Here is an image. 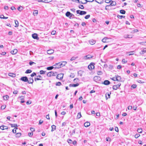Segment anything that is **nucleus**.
<instances>
[{
  "label": "nucleus",
  "mask_w": 146,
  "mask_h": 146,
  "mask_svg": "<svg viewBox=\"0 0 146 146\" xmlns=\"http://www.w3.org/2000/svg\"><path fill=\"white\" fill-rule=\"evenodd\" d=\"M66 63L67 62L66 61H62L56 63L53 66H54L55 68H59L65 66Z\"/></svg>",
  "instance_id": "obj_1"
},
{
  "label": "nucleus",
  "mask_w": 146,
  "mask_h": 146,
  "mask_svg": "<svg viewBox=\"0 0 146 146\" xmlns=\"http://www.w3.org/2000/svg\"><path fill=\"white\" fill-rule=\"evenodd\" d=\"M57 75L56 72H53L52 71L48 72L47 74V76L48 77H51L52 76H55Z\"/></svg>",
  "instance_id": "obj_2"
},
{
  "label": "nucleus",
  "mask_w": 146,
  "mask_h": 146,
  "mask_svg": "<svg viewBox=\"0 0 146 146\" xmlns=\"http://www.w3.org/2000/svg\"><path fill=\"white\" fill-rule=\"evenodd\" d=\"M94 68V64L91 63L88 66V69L91 70H92Z\"/></svg>",
  "instance_id": "obj_3"
},
{
  "label": "nucleus",
  "mask_w": 146,
  "mask_h": 146,
  "mask_svg": "<svg viewBox=\"0 0 146 146\" xmlns=\"http://www.w3.org/2000/svg\"><path fill=\"white\" fill-rule=\"evenodd\" d=\"M101 78L100 76H96L94 78V80L96 82H98L100 80Z\"/></svg>",
  "instance_id": "obj_4"
},
{
  "label": "nucleus",
  "mask_w": 146,
  "mask_h": 146,
  "mask_svg": "<svg viewBox=\"0 0 146 146\" xmlns=\"http://www.w3.org/2000/svg\"><path fill=\"white\" fill-rule=\"evenodd\" d=\"M63 75L64 74H59L57 75L56 78L59 80H62L63 78Z\"/></svg>",
  "instance_id": "obj_5"
},
{
  "label": "nucleus",
  "mask_w": 146,
  "mask_h": 146,
  "mask_svg": "<svg viewBox=\"0 0 146 146\" xmlns=\"http://www.w3.org/2000/svg\"><path fill=\"white\" fill-rule=\"evenodd\" d=\"M20 80L24 82H28V79L26 76L21 77L20 78Z\"/></svg>",
  "instance_id": "obj_6"
},
{
  "label": "nucleus",
  "mask_w": 146,
  "mask_h": 146,
  "mask_svg": "<svg viewBox=\"0 0 146 146\" xmlns=\"http://www.w3.org/2000/svg\"><path fill=\"white\" fill-rule=\"evenodd\" d=\"M121 85L120 83H118L117 84L113 86V89L114 90H116L119 88Z\"/></svg>",
  "instance_id": "obj_7"
},
{
  "label": "nucleus",
  "mask_w": 146,
  "mask_h": 146,
  "mask_svg": "<svg viewBox=\"0 0 146 146\" xmlns=\"http://www.w3.org/2000/svg\"><path fill=\"white\" fill-rule=\"evenodd\" d=\"M42 79V77L40 75H38L37 76V78H35V80L36 81V80H41Z\"/></svg>",
  "instance_id": "obj_8"
},
{
  "label": "nucleus",
  "mask_w": 146,
  "mask_h": 146,
  "mask_svg": "<svg viewBox=\"0 0 146 146\" xmlns=\"http://www.w3.org/2000/svg\"><path fill=\"white\" fill-rule=\"evenodd\" d=\"M79 3H81L82 4H86L87 3V2L85 0H81L80 1V0H77Z\"/></svg>",
  "instance_id": "obj_9"
},
{
  "label": "nucleus",
  "mask_w": 146,
  "mask_h": 146,
  "mask_svg": "<svg viewBox=\"0 0 146 146\" xmlns=\"http://www.w3.org/2000/svg\"><path fill=\"white\" fill-rule=\"evenodd\" d=\"M92 56L90 55H88L84 57V58L85 60L89 59L92 57Z\"/></svg>",
  "instance_id": "obj_10"
},
{
  "label": "nucleus",
  "mask_w": 146,
  "mask_h": 146,
  "mask_svg": "<svg viewBox=\"0 0 146 146\" xmlns=\"http://www.w3.org/2000/svg\"><path fill=\"white\" fill-rule=\"evenodd\" d=\"M33 79L32 77H30L28 79V83L29 84H33Z\"/></svg>",
  "instance_id": "obj_11"
},
{
  "label": "nucleus",
  "mask_w": 146,
  "mask_h": 146,
  "mask_svg": "<svg viewBox=\"0 0 146 146\" xmlns=\"http://www.w3.org/2000/svg\"><path fill=\"white\" fill-rule=\"evenodd\" d=\"M33 38L34 39H36L38 40L39 39L37 35L36 34L34 33L32 35Z\"/></svg>",
  "instance_id": "obj_12"
},
{
  "label": "nucleus",
  "mask_w": 146,
  "mask_h": 146,
  "mask_svg": "<svg viewBox=\"0 0 146 146\" xmlns=\"http://www.w3.org/2000/svg\"><path fill=\"white\" fill-rule=\"evenodd\" d=\"M18 52L17 50L16 49H14L13 50L11 51V53L13 54H16Z\"/></svg>",
  "instance_id": "obj_13"
},
{
  "label": "nucleus",
  "mask_w": 146,
  "mask_h": 146,
  "mask_svg": "<svg viewBox=\"0 0 146 146\" xmlns=\"http://www.w3.org/2000/svg\"><path fill=\"white\" fill-rule=\"evenodd\" d=\"M0 129L2 130L5 129H8V127L4 125H2L0 127Z\"/></svg>",
  "instance_id": "obj_14"
},
{
  "label": "nucleus",
  "mask_w": 146,
  "mask_h": 146,
  "mask_svg": "<svg viewBox=\"0 0 146 146\" xmlns=\"http://www.w3.org/2000/svg\"><path fill=\"white\" fill-rule=\"evenodd\" d=\"M96 41L92 39L89 41L90 44L91 45H93L96 43Z\"/></svg>",
  "instance_id": "obj_15"
},
{
  "label": "nucleus",
  "mask_w": 146,
  "mask_h": 146,
  "mask_svg": "<svg viewBox=\"0 0 146 146\" xmlns=\"http://www.w3.org/2000/svg\"><path fill=\"white\" fill-rule=\"evenodd\" d=\"M145 53H146V48H143L139 53L141 54H143Z\"/></svg>",
  "instance_id": "obj_16"
},
{
  "label": "nucleus",
  "mask_w": 146,
  "mask_h": 146,
  "mask_svg": "<svg viewBox=\"0 0 146 146\" xmlns=\"http://www.w3.org/2000/svg\"><path fill=\"white\" fill-rule=\"evenodd\" d=\"M79 85V84L78 83H77L76 84H70L69 85V86L70 87H76L78 86Z\"/></svg>",
  "instance_id": "obj_17"
},
{
  "label": "nucleus",
  "mask_w": 146,
  "mask_h": 146,
  "mask_svg": "<svg viewBox=\"0 0 146 146\" xmlns=\"http://www.w3.org/2000/svg\"><path fill=\"white\" fill-rule=\"evenodd\" d=\"M115 76V80H116V81H120L121 80V78L120 76L117 75Z\"/></svg>",
  "instance_id": "obj_18"
},
{
  "label": "nucleus",
  "mask_w": 146,
  "mask_h": 146,
  "mask_svg": "<svg viewBox=\"0 0 146 146\" xmlns=\"http://www.w3.org/2000/svg\"><path fill=\"white\" fill-rule=\"evenodd\" d=\"M110 84V82L108 80H106L103 82V84L106 85H108Z\"/></svg>",
  "instance_id": "obj_19"
},
{
  "label": "nucleus",
  "mask_w": 146,
  "mask_h": 146,
  "mask_svg": "<svg viewBox=\"0 0 146 146\" xmlns=\"http://www.w3.org/2000/svg\"><path fill=\"white\" fill-rule=\"evenodd\" d=\"M54 52V50L52 49L48 50L47 51V53L48 54H52Z\"/></svg>",
  "instance_id": "obj_20"
},
{
  "label": "nucleus",
  "mask_w": 146,
  "mask_h": 146,
  "mask_svg": "<svg viewBox=\"0 0 146 146\" xmlns=\"http://www.w3.org/2000/svg\"><path fill=\"white\" fill-rule=\"evenodd\" d=\"M8 75L9 76L12 77H15L16 76L15 74L11 73H9L8 74Z\"/></svg>",
  "instance_id": "obj_21"
},
{
  "label": "nucleus",
  "mask_w": 146,
  "mask_h": 146,
  "mask_svg": "<svg viewBox=\"0 0 146 146\" xmlns=\"http://www.w3.org/2000/svg\"><path fill=\"white\" fill-rule=\"evenodd\" d=\"M110 93H107L106 94V99L107 100L108 98H110Z\"/></svg>",
  "instance_id": "obj_22"
},
{
  "label": "nucleus",
  "mask_w": 146,
  "mask_h": 146,
  "mask_svg": "<svg viewBox=\"0 0 146 146\" xmlns=\"http://www.w3.org/2000/svg\"><path fill=\"white\" fill-rule=\"evenodd\" d=\"M90 125V123L88 122H85L84 123V126L86 127H87Z\"/></svg>",
  "instance_id": "obj_23"
},
{
  "label": "nucleus",
  "mask_w": 146,
  "mask_h": 146,
  "mask_svg": "<svg viewBox=\"0 0 146 146\" xmlns=\"http://www.w3.org/2000/svg\"><path fill=\"white\" fill-rule=\"evenodd\" d=\"M3 100H7L9 98V96L7 95H5V96H4L3 97Z\"/></svg>",
  "instance_id": "obj_24"
},
{
  "label": "nucleus",
  "mask_w": 146,
  "mask_h": 146,
  "mask_svg": "<svg viewBox=\"0 0 146 146\" xmlns=\"http://www.w3.org/2000/svg\"><path fill=\"white\" fill-rule=\"evenodd\" d=\"M86 13H87L85 11H80V15H85V14H86Z\"/></svg>",
  "instance_id": "obj_25"
},
{
  "label": "nucleus",
  "mask_w": 146,
  "mask_h": 146,
  "mask_svg": "<svg viewBox=\"0 0 146 146\" xmlns=\"http://www.w3.org/2000/svg\"><path fill=\"white\" fill-rule=\"evenodd\" d=\"M38 14V11L37 10H34L33 14L34 16L37 15Z\"/></svg>",
  "instance_id": "obj_26"
},
{
  "label": "nucleus",
  "mask_w": 146,
  "mask_h": 146,
  "mask_svg": "<svg viewBox=\"0 0 146 146\" xmlns=\"http://www.w3.org/2000/svg\"><path fill=\"white\" fill-rule=\"evenodd\" d=\"M83 72L82 71L80 70L78 72V75L81 76H82Z\"/></svg>",
  "instance_id": "obj_27"
},
{
  "label": "nucleus",
  "mask_w": 146,
  "mask_h": 146,
  "mask_svg": "<svg viewBox=\"0 0 146 146\" xmlns=\"http://www.w3.org/2000/svg\"><path fill=\"white\" fill-rule=\"evenodd\" d=\"M108 39V38L107 37H105L102 40V41L104 42H106Z\"/></svg>",
  "instance_id": "obj_28"
},
{
  "label": "nucleus",
  "mask_w": 146,
  "mask_h": 146,
  "mask_svg": "<svg viewBox=\"0 0 146 146\" xmlns=\"http://www.w3.org/2000/svg\"><path fill=\"white\" fill-rule=\"evenodd\" d=\"M52 127V130L51 131H54L56 129V126L54 125H52L51 126Z\"/></svg>",
  "instance_id": "obj_29"
},
{
  "label": "nucleus",
  "mask_w": 146,
  "mask_h": 146,
  "mask_svg": "<svg viewBox=\"0 0 146 146\" xmlns=\"http://www.w3.org/2000/svg\"><path fill=\"white\" fill-rule=\"evenodd\" d=\"M116 4V3L115 1H112L111 2V3H110V5L111 6H113L115 5Z\"/></svg>",
  "instance_id": "obj_30"
},
{
  "label": "nucleus",
  "mask_w": 146,
  "mask_h": 146,
  "mask_svg": "<svg viewBox=\"0 0 146 146\" xmlns=\"http://www.w3.org/2000/svg\"><path fill=\"white\" fill-rule=\"evenodd\" d=\"M82 116L81 113L80 112L78 113L77 115V118L78 119L80 118Z\"/></svg>",
  "instance_id": "obj_31"
},
{
  "label": "nucleus",
  "mask_w": 146,
  "mask_h": 146,
  "mask_svg": "<svg viewBox=\"0 0 146 146\" xmlns=\"http://www.w3.org/2000/svg\"><path fill=\"white\" fill-rule=\"evenodd\" d=\"M21 135V133H18L16 134L15 136L16 137H19Z\"/></svg>",
  "instance_id": "obj_32"
},
{
  "label": "nucleus",
  "mask_w": 146,
  "mask_h": 146,
  "mask_svg": "<svg viewBox=\"0 0 146 146\" xmlns=\"http://www.w3.org/2000/svg\"><path fill=\"white\" fill-rule=\"evenodd\" d=\"M117 17L118 18L121 19L122 18H124L125 17V16H124L120 15H118Z\"/></svg>",
  "instance_id": "obj_33"
},
{
  "label": "nucleus",
  "mask_w": 146,
  "mask_h": 146,
  "mask_svg": "<svg viewBox=\"0 0 146 146\" xmlns=\"http://www.w3.org/2000/svg\"><path fill=\"white\" fill-rule=\"evenodd\" d=\"M0 18L1 19H7L8 18V17H5L3 15H1L0 16Z\"/></svg>",
  "instance_id": "obj_34"
},
{
  "label": "nucleus",
  "mask_w": 146,
  "mask_h": 146,
  "mask_svg": "<svg viewBox=\"0 0 146 146\" xmlns=\"http://www.w3.org/2000/svg\"><path fill=\"white\" fill-rule=\"evenodd\" d=\"M17 9L19 11H21L23 9V7L22 6H20Z\"/></svg>",
  "instance_id": "obj_35"
},
{
  "label": "nucleus",
  "mask_w": 146,
  "mask_h": 146,
  "mask_svg": "<svg viewBox=\"0 0 146 146\" xmlns=\"http://www.w3.org/2000/svg\"><path fill=\"white\" fill-rule=\"evenodd\" d=\"M54 68V67L52 66L48 67L47 68V69L48 70H52Z\"/></svg>",
  "instance_id": "obj_36"
},
{
  "label": "nucleus",
  "mask_w": 146,
  "mask_h": 146,
  "mask_svg": "<svg viewBox=\"0 0 146 146\" xmlns=\"http://www.w3.org/2000/svg\"><path fill=\"white\" fill-rule=\"evenodd\" d=\"M10 125H11L12 127H14L16 128V127H17V125L16 124H11Z\"/></svg>",
  "instance_id": "obj_37"
},
{
  "label": "nucleus",
  "mask_w": 146,
  "mask_h": 146,
  "mask_svg": "<svg viewBox=\"0 0 146 146\" xmlns=\"http://www.w3.org/2000/svg\"><path fill=\"white\" fill-rule=\"evenodd\" d=\"M137 132L139 133H141L142 132V130L141 128H139L137 130Z\"/></svg>",
  "instance_id": "obj_38"
},
{
  "label": "nucleus",
  "mask_w": 146,
  "mask_h": 146,
  "mask_svg": "<svg viewBox=\"0 0 146 146\" xmlns=\"http://www.w3.org/2000/svg\"><path fill=\"white\" fill-rule=\"evenodd\" d=\"M32 72V70H27L25 72V73L26 74Z\"/></svg>",
  "instance_id": "obj_39"
},
{
  "label": "nucleus",
  "mask_w": 146,
  "mask_h": 146,
  "mask_svg": "<svg viewBox=\"0 0 146 146\" xmlns=\"http://www.w3.org/2000/svg\"><path fill=\"white\" fill-rule=\"evenodd\" d=\"M46 72V71L43 70H41L40 71V74H44Z\"/></svg>",
  "instance_id": "obj_40"
},
{
  "label": "nucleus",
  "mask_w": 146,
  "mask_h": 146,
  "mask_svg": "<svg viewBox=\"0 0 146 146\" xmlns=\"http://www.w3.org/2000/svg\"><path fill=\"white\" fill-rule=\"evenodd\" d=\"M15 27H18L19 25V23L18 21H15Z\"/></svg>",
  "instance_id": "obj_41"
},
{
  "label": "nucleus",
  "mask_w": 146,
  "mask_h": 146,
  "mask_svg": "<svg viewBox=\"0 0 146 146\" xmlns=\"http://www.w3.org/2000/svg\"><path fill=\"white\" fill-rule=\"evenodd\" d=\"M120 13L122 14H125V11L123 10H121L120 11Z\"/></svg>",
  "instance_id": "obj_42"
},
{
  "label": "nucleus",
  "mask_w": 146,
  "mask_h": 146,
  "mask_svg": "<svg viewBox=\"0 0 146 146\" xmlns=\"http://www.w3.org/2000/svg\"><path fill=\"white\" fill-rule=\"evenodd\" d=\"M70 13H71L69 12H67L66 13V16L67 17H69Z\"/></svg>",
  "instance_id": "obj_43"
},
{
  "label": "nucleus",
  "mask_w": 146,
  "mask_h": 146,
  "mask_svg": "<svg viewBox=\"0 0 146 146\" xmlns=\"http://www.w3.org/2000/svg\"><path fill=\"white\" fill-rule=\"evenodd\" d=\"M122 62L123 64H125L127 62V60H125V59H123L122 60Z\"/></svg>",
  "instance_id": "obj_44"
},
{
  "label": "nucleus",
  "mask_w": 146,
  "mask_h": 146,
  "mask_svg": "<svg viewBox=\"0 0 146 146\" xmlns=\"http://www.w3.org/2000/svg\"><path fill=\"white\" fill-rule=\"evenodd\" d=\"M95 1L96 2L100 4H101L102 2V0H95Z\"/></svg>",
  "instance_id": "obj_45"
},
{
  "label": "nucleus",
  "mask_w": 146,
  "mask_h": 146,
  "mask_svg": "<svg viewBox=\"0 0 146 146\" xmlns=\"http://www.w3.org/2000/svg\"><path fill=\"white\" fill-rule=\"evenodd\" d=\"M68 142L69 144H72V140L70 139H68Z\"/></svg>",
  "instance_id": "obj_46"
},
{
  "label": "nucleus",
  "mask_w": 146,
  "mask_h": 146,
  "mask_svg": "<svg viewBox=\"0 0 146 146\" xmlns=\"http://www.w3.org/2000/svg\"><path fill=\"white\" fill-rule=\"evenodd\" d=\"M138 31H139L137 29H134V30H133L131 32L133 33H137V32H138Z\"/></svg>",
  "instance_id": "obj_47"
},
{
  "label": "nucleus",
  "mask_w": 146,
  "mask_h": 146,
  "mask_svg": "<svg viewBox=\"0 0 146 146\" xmlns=\"http://www.w3.org/2000/svg\"><path fill=\"white\" fill-rule=\"evenodd\" d=\"M97 74L98 75H101L103 74L102 72L100 71H98Z\"/></svg>",
  "instance_id": "obj_48"
},
{
  "label": "nucleus",
  "mask_w": 146,
  "mask_h": 146,
  "mask_svg": "<svg viewBox=\"0 0 146 146\" xmlns=\"http://www.w3.org/2000/svg\"><path fill=\"white\" fill-rule=\"evenodd\" d=\"M6 106L5 105H4L1 106V109L2 110H4L6 108Z\"/></svg>",
  "instance_id": "obj_49"
},
{
  "label": "nucleus",
  "mask_w": 146,
  "mask_h": 146,
  "mask_svg": "<svg viewBox=\"0 0 146 146\" xmlns=\"http://www.w3.org/2000/svg\"><path fill=\"white\" fill-rule=\"evenodd\" d=\"M78 7H79V8L81 9H84V7L83 5H79Z\"/></svg>",
  "instance_id": "obj_50"
},
{
  "label": "nucleus",
  "mask_w": 146,
  "mask_h": 146,
  "mask_svg": "<svg viewBox=\"0 0 146 146\" xmlns=\"http://www.w3.org/2000/svg\"><path fill=\"white\" fill-rule=\"evenodd\" d=\"M137 82L140 83H144V81H143L141 80H138L137 81Z\"/></svg>",
  "instance_id": "obj_51"
},
{
  "label": "nucleus",
  "mask_w": 146,
  "mask_h": 146,
  "mask_svg": "<svg viewBox=\"0 0 146 146\" xmlns=\"http://www.w3.org/2000/svg\"><path fill=\"white\" fill-rule=\"evenodd\" d=\"M17 129V128H15L13 130V132L14 133H16V130Z\"/></svg>",
  "instance_id": "obj_52"
},
{
  "label": "nucleus",
  "mask_w": 146,
  "mask_h": 146,
  "mask_svg": "<svg viewBox=\"0 0 146 146\" xmlns=\"http://www.w3.org/2000/svg\"><path fill=\"white\" fill-rule=\"evenodd\" d=\"M136 87H137V85L136 84H133L131 86V87L134 89Z\"/></svg>",
  "instance_id": "obj_53"
},
{
  "label": "nucleus",
  "mask_w": 146,
  "mask_h": 146,
  "mask_svg": "<svg viewBox=\"0 0 146 146\" xmlns=\"http://www.w3.org/2000/svg\"><path fill=\"white\" fill-rule=\"evenodd\" d=\"M33 134V133L32 132H29L28 133L29 136L30 137H32Z\"/></svg>",
  "instance_id": "obj_54"
},
{
  "label": "nucleus",
  "mask_w": 146,
  "mask_h": 146,
  "mask_svg": "<svg viewBox=\"0 0 146 146\" xmlns=\"http://www.w3.org/2000/svg\"><path fill=\"white\" fill-rule=\"evenodd\" d=\"M61 85V83L60 82H58L56 84V85L57 86H60Z\"/></svg>",
  "instance_id": "obj_55"
},
{
  "label": "nucleus",
  "mask_w": 146,
  "mask_h": 146,
  "mask_svg": "<svg viewBox=\"0 0 146 146\" xmlns=\"http://www.w3.org/2000/svg\"><path fill=\"white\" fill-rule=\"evenodd\" d=\"M140 136V135L139 134H137L135 135V137L136 138H138L139 136Z\"/></svg>",
  "instance_id": "obj_56"
},
{
  "label": "nucleus",
  "mask_w": 146,
  "mask_h": 146,
  "mask_svg": "<svg viewBox=\"0 0 146 146\" xmlns=\"http://www.w3.org/2000/svg\"><path fill=\"white\" fill-rule=\"evenodd\" d=\"M106 141H108L111 142V139L110 137H107L106 138Z\"/></svg>",
  "instance_id": "obj_57"
},
{
  "label": "nucleus",
  "mask_w": 146,
  "mask_h": 146,
  "mask_svg": "<svg viewBox=\"0 0 146 146\" xmlns=\"http://www.w3.org/2000/svg\"><path fill=\"white\" fill-rule=\"evenodd\" d=\"M90 17V15H88L85 16V18L86 19H88Z\"/></svg>",
  "instance_id": "obj_58"
},
{
  "label": "nucleus",
  "mask_w": 146,
  "mask_h": 146,
  "mask_svg": "<svg viewBox=\"0 0 146 146\" xmlns=\"http://www.w3.org/2000/svg\"><path fill=\"white\" fill-rule=\"evenodd\" d=\"M56 31H52L51 33V34L52 35H55L56 33Z\"/></svg>",
  "instance_id": "obj_59"
},
{
  "label": "nucleus",
  "mask_w": 146,
  "mask_h": 146,
  "mask_svg": "<svg viewBox=\"0 0 146 146\" xmlns=\"http://www.w3.org/2000/svg\"><path fill=\"white\" fill-rule=\"evenodd\" d=\"M111 1V0H105V1L106 3H109Z\"/></svg>",
  "instance_id": "obj_60"
},
{
  "label": "nucleus",
  "mask_w": 146,
  "mask_h": 146,
  "mask_svg": "<svg viewBox=\"0 0 146 146\" xmlns=\"http://www.w3.org/2000/svg\"><path fill=\"white\" fill-rule=\"evenodd\" d=\"M36 75V73L35 72H33V73H32L31 75V77H33V76H35Z\"/></svg>",
  "instance_id": "obj_61"
},
{
  "label": "nucleus",
  "mask_w": 146,
  "mask_h": 146,
  "mask_svg": "<svg viewBox=\"0 0 146 146\" xmlns=\"http://www.w3.org/2000/svg\"><path fill=\"white\" fill-rule=\"evenodd\" d=\"M18 91L17 90H15L13 92V94H17L18 93Z\"/></svg>",
  "instance_id": "obj_62"
},
{
  "label": "nucleus",
  "mask_w": 146,
  "mask_h": 146,
  "mask_svg": "<svg viewBox=\"0 0 146 146\" xmlns=\"http://www.w3.org/2000/svg\"><path fill=\"white\" fill-rule=\"evenodd\" d=\"M115 130L117 132H118L119 131L118 128L117 127H116L115 128Z\"/></svg>",
  "instance_id": "obj_63"
},
{
  "label": "nucleus",
  "mask_w": 146,
  "mask_h": 146,
  "mask_svg": "<svg viewBox=\"0 0 146 146\" xmlns=\"http://www.w3.org/2000/svg\"><path fill=\"white\" fill-rule=\"evenodd\" d=\"M121 68V66L120 65H118L117 66V69H120Z\"/></svg>",
  "instance_id": "obj_64"
}]
</instances>
